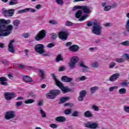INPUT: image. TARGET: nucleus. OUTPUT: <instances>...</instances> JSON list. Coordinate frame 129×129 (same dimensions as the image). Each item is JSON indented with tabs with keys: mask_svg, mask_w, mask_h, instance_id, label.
Listing matches in <instances>:
<instances>
[{
	"mask_svg": "<svg viewBox=\"0 0 129 129\" xmlns=\"http://www.w3.org/2000/svg\"><path fill=\"white\" fill-rule=\"evenodd\" d=\"M9 24H11V20L0 19V37H7L12 34L14 26Z\"/></svg>",
	"mask_w": 129,
	"mask_h": 129,
	"instance_id": "1",
	"label": "nucleus"
},
{
	"mask_svg": "<svg viewBox=\"0 0 129 129\" xmlns=\"http://www.w3.org/2000/svg\"><path fill=\"white\" fill-rule=\"evenodd\" d=\"M102 32V27L100 26V23L98 21H94L93 22L92 33L95 35H101Z\"/></svg>",
	"mask_w": 129,
	"mask_h": 129,
	"instance_id": "2",
	"label": "nucleus"
},
{
	"mask_svg": "<svg viewBox=\"0 0 129 129\" xmlns=\"http://www.w3.org/2000/svg\"><path fill=\"white\" fill-rule=\"evenodd\" d=\"M69 35H70L69 30L68 29H64L59 32L58 37L61 41H66L68 39Z\"/></svg>",
	"mask_w": 129,
	"mask_h": 129,
	"instance_id": "3",
	"label": "nucleus"
},
{
	"mask_svg": "<svg viewBox=\"0 0 129 129\" xmlns=\"http://www.w3.org/2000/svg\"><path fill=\"white\" fill-rule=\"evenodd\" d=\"M61 93V91L60 90H52L49 93L46 94L47 98L49 99H54L57 95H59Z\"/></svg>",
	"mask_w": 129,
	"mask_h": 129,
	"instance_id": "4",
	"label": "nucleus"
},
{
	"mask_svg": "<svg viewBox=\"0 0 129 129\" xmlns=\"http://www.w3.org/2000/svg\"><path fill=\"white\" fill-rule=\"evenodd\" d=\"M47 35V31L46 30H42L35 36V40L36 41H41L46 38Z\"/></svg>",
	"mask_w": 129,
	"mask_h": 129,
	"instance_id": "5",
	"label": "nucleus"
},
{
	"mask_svg": "<svg viewBox=\"0 0 129 129\" xmlns=\"http://www.w3.org/2000/svg\"><path fill=\"white\" fill-rule=\"evenodd\" d=\"M79 61V58L77 56H73L70 62L69 63V67L71 69H74L76 67V64Z\"/></svg>",
	"mask_w": 129,
	"mask_h": 129,
	"instance_id": "6",
	"label": "nucleus"
},
{
	"mask_svg": "<svg viewBox=\"0 0 129 129\" xmlns=\"http://www.w3.org/2000/svg\"><path fill=\"white\" fill-rule=\"evenodd\" d=\"M2 13L5 17H13L15 15V10L10 9L8 10L6 8H3Z\"/></svg>",
	"mask_w": 129,
	"mask_h": 129,
	"instance_id": "7",
	"label": "nucleus"
},
{
	"mask_svg": "<svg viewBox=\"0 0 129 129\" xmlns=\"http://www.w3.org/2000/svg\"><path fill=\"white\" fill-rule=\"evenodd\" d=\"M44 49V45L42 44H38L34 46V50L39 54H44L45 53V49Z\"/></svg>",
	"mask_w": 129,
	"mask_h": 129,
	"instance_id": "8",
	"label": "nucleus"
},
{
	"mask_svg": "<svg viewBox=\"0 0 129 129\" xmlns=\"http://www.w3.org/2000/svg\"><path fill=\"white\" fill-rule=\"evenodd\" d=\"M16 111L14 110H10L6 112L5 114V118L7 120L12 119V118H15V117H16Z\"/></svg>",
	"mask_w": 129,
	"mask_h": 129,
	"instance_id": "9",
	"label": "nucleus"
},
{
	"mask_svg": "<svg viewBox=\"0 0 129 129\" xmlns=\"http://www.w3.org/2000/svg\"><path fill=\"white\" fill-rule=\"evenodd\" d=\"M85 127L89 128H97L98 127V124L96 122H93L92 121L88 122L85 124Z\"/></svg>",
	"mask_w": 129,
	"mask_h": 129,
	"instance_id": "10",
	"label": "nucleus"
},
{
	"mask_svg": "<svg viewBox=\"0 0 129 129\" xmlns=\"http://www.w3.org/2000/svg\"><path fill=\"white\" fill-rule=\"evenodd\" d=\"M14 43H15V39L11 40L8 45V51L13 53H15L16 52L15 46H14V44H13Z\"/></svg>",
	"mask_w": 129,
	"mask_h": 129,
	"instance_id": "11",
	"label": "nucleus"
},
{
	"mask_svg": "<svg viewBox=\"0 0 129 129\" xmlns=\"http://www.w3.org/2000/svg\"><path fill=\"white\" fill-rule=\"evenodd\" d=\"M5 98L6 100H11L12 98H15L17 97V95L16 94L11 93V92H5L4 93Z\"/></svg>",
	"mask_w": 129,
	"mask_h": 129,
	"instance_id": "12",
	"label": "nucleus"
},
{
	"mask_svg": "<svg viewBox=\"0 0 129 129\" xmlns=\"http://www.w3.org/2000/svg\"><path fill=\"white\" fill-rule=\"evenodd\" d=\"M86 94H87V92L86 90L81 91L79 93V96L78 97V100L79 101H83L84 98H85V96H86Z\"/></svg>",
	"mask_w": 129,
	"mask_h": 129,
	"instance_id": "13",
	"label": "nucleus"
},
{
	"mask_svg": "<svg viewBox=\"0 0 129 129\" xmlns=\"http://www.w3.org/2000/svg\"><path fill=\"white\" fill-rule=\"evenodd\" d=\"M57 86L58 87H59L61 91H62L63 93H67L68 92H70V89L64 87L62 83H59Z\"/></svg>",
	"mask_w": 129,
	"mask_h": 129,
	"instance_id": "14",
	"label": "nucleus"
},
{
	"mask_svg": "<svg viewBox=\"0 0 129 129\" xmlns=\"http://www.w3.org/2000/svg\"><path fill=\"white\" fill-rule=\"evenodd\" d=\"M81 10H82V11L85 14H89L91 13V11H90V8L89 7L87 6H81L80 7Z\"/></svg>",
	"mask_w": 129,
	"mask_h": 129,
	"instance_id": "15",
	"label": "nucleus"
},
{
	"mask_svg": "<svg viewBox=\"0 0 129 129\" xmlns=\"http://www.w3.org/2000/svg\"><path fill=\"white\" fill-rule=\"evenodd\" d=\"M69 49L71 52H78L80 49V47L77 45H73L70 46Z\"/></svg>",
	"mask_w": 129,
	"mask_h": 129,
	"instance_id": "16",
	"label": "nucleus"
},
{
	"mask_svg": "<svg viewBox=\"0 0 129 129\" xmlns=\"http://www.w3.org/2000/svg\"><path fill=\"white\" fill-rule=\"evenodd\" d=\"M84 115L85 117H88L89 118H90V117H92L93 118L94 117V115L92 114V112L90 110H88L84 112Z\"/></svg>",
	"mask_w": 129,
	"mask_h": 129,
	"instance_id": "17",
	"label": "nucleus"
},
{
	"mask_svg": "<svg viewBox=\"0 0 129 129\" xmlns=\"http://www.w3.org/2000/svg\"><path fill=\"white\" fill-rule=\"evenodd\" d=\"M0 82H1L2 85H4L5 86H8L9 84H8V79L6 77H1Z\"/></svg>",
	"mask_w": 129,
	"mask_h": 129,
	"instance_id": "18",
	"label": "nucleus"
},
{
	"mask_svg": "<svg viewBox=\"0 0 129 129\" xmlns=\"http://www.w3.org/2000/svg\"><path fill=\"white\" fill-rule=\"evenodd\" d=\"M119 76H120L119 74H114L110 77L109 80V81H112V82L115 81V80H116L117 78H119Z\"/></svg>",
	"mask_w": 129,
	"mask_h": 129,
	"instance_id": "19",
	"label": "nucleus"
},
{
	"mask_svg": "<svg viewBox=\"0 0 129 129\" xmlns=\"http://www.w3.org/2000/svg\"><path fill=\"white\" fill-rule=\"evenodd\" d=\"M62 81L64 82H71L73 80V78H69L67 76H62L61 78Z\"/></svg>",
	"mask_w": 129,
	"mask_h": 129,
	"instance_id": "20",
	"label": "nucleus"
},
{
	"mask_svg": "<svg viewBox=\"0 0 129 129\" xmlns=\"http://www.w3.org/2000/svg\"><path fill=\"white\" fill-rule=\"evenodd\" d=\"M55 120L59 122H64V121H66V117L63 116H58L56 117Z\"/></svg>",
	"mask_w": 129,
	"mask_h": 129,
	"instance_id": "21",
	"label": "nucleus"
},
{
	"mask_svg": "<svg viewBox=\"0 0 129 129\" xmlns=\"http://www.w3.org/2000/svg\"><path fill=\"white\" fill-rule=\"evenodd\" d=\"M23 80L25 82H33V79L31 77L25 76L23 77Z\"/></svg>",
	"mask_w": 129,
	"mask_h": 129,
	"instance_id": "22",
	"label": "nucleus"
},
{
	"mask_svg": "<svg viewBox=\"0 0 129 129\" xmlns=\"http://www.w3.org/2000/svg\"><path fill=\"white\" fill-rule=\"evenodd\" d=\"M38 110L40 111V113L41 114L42 117L45 118L47 117V114H46V112L45 111L43 110V109H42V107L38 108Z\"/></svg>",
	"mask_w": 129,
	"mask_h": 129,
	"instance_id": "23",
	"label": "nucleus"
},
{
	"mask_svg": "<svg viewBox=\"0 0 129 129\" xmlns=\"http://www.w3.org/2000/svg\"><path fill=\"white\" fill-rule=\"evenodd\" d=\"M51 76L53 77V79L55 81V84L57 86L61 83V82L57 80V76L54 74H51Z\"/></svg>",
	"mask_w": 129,
	"mask_h": 129,
	"instance_id": "24",
	"label": "nucleus"
},
{
	"mask_svg": "<svg viewBox=\"0 0 129 129\" xmlns=\"http://www.w3.org/2000/svg\"><path fill=\"white\" fill-rule=\"evenodd\" d=\"M39 72L40 73V77L41 79H45L46 78V74L45 71L43 70H39Z\"/></svg>",
	"mask_w": 129,
	"mask_h": 129,
	"instance_id": "25",
	"label": "nucleus"
},
{
	"mask_svg": "<svg viewBox=\"0 0 129 129\" xmlns=\"http://www.w3.org/2000/svg\"><path fill=\"white\" fill-rule=\"evenodd\" d=\"M90 89L91 93H92V94H93V93H95L96 90H98V89H99V87L98 86H95V87L90 88Z\"/></svg>",
	"mask_w": 129,
	"mask_h": 129,
	"instance_id": "26",
	"label": "nucleus"
},
{
	"mask_svg": "<svg viewBox=\"0 0 129 129\" xmlns=\"http://www.w3.org/2000/svg\"><path fill=\"white\" fill-rule=\"evenodd\" d=\"M20 24H21V21L20 20H15L13 21V25L15 27H19Z\"/></svg>",
	"mask_w": 129,
	"mask_h": 129,
	"instance_id": "27",
	"label": "nucleus"
},
{
	"mask_svg": "<svg viewBox=\"0 0 129 129\" xmlns=\"http://www.w3.org/2000/svg\"><path fill=\"white\" fill-rule=\"evenodd\" d=\"M119 94L123 95L126 93V89L124 88H121L118 91Z\"/></svg>",
	"mask_w": 129,
	"mask_h": 129,
	"instance_id": "28",
	"label": "nucleus"
},
{
	"mask_svg": "<svg viewBox=\"0 0 129 129\" xmlns=\"http://www.w3.org/2000/svg\"><path fill=\"white\" fill-rule=\"evenodd\" d=\"M82 16V11L81 10L78 11V12L76 13V18H77V19H79Z\"/></svg>",
	"mask_w": 129,
	"mask_h": 129,
	"instance_id": "29",
	"label": "nucleus"
},
{
	"mask_svg": "<svg viewBox=\"0 0 129 129\" xmlns=\"http://www.w3.org/2000/svg\"><path fill=\"white\" fill-rule=\"evenodd\" d=\"M64 113L65 114L68 115H69V114H71L72 113V108H68V109H66L64 111Z\"/></svg>",
	"mask_w": 129,
	"mask_h": 129,
	"instance_id": "30",
	"label": "nucleus"
},
{
	"mask_svg": "<svg viewBox=\"0 0 129 129\" xmlns=\"http://www.w3.org/2000/svg\"><path fill=\"white\" fill-rule=\"evenodd\" d=\"M24 102L26 104L33 103V102H35V100H34L33 99H28V100H26Z\"/></svg>",
	"mask_w": 129,
	"mask_h": 129,
	"instance_id": "31",
	"label": "nucleus"
},
{
	"mask_svg": "<svg viewBox=\"0 0 129 129\" xmlns=\"http://www.w3.org/2000/svg\"><path fill=\"white\" fill-rule=\"evenodd\" d=\"M56 62H60V61H63V57H62L61 54H58L56 58Z\"/></svg>",
	"mask_w": 129,
	"mask_h": 129,
	"instance_id": "32",
	"label": "nucleus"
},
{
	"mask_svg": "<svg viewBox=\"0 0 129 129\" xmlns=\"http://www.w3.org/2000/svg\"><path fill=\"white\" fill-rule=\"evenodd\" d=\"M69 99V97H62L60 99V102L61 103H64V102H66L67 100Z\"/></svg>",
	"mask_w": 129,
	"mask_h": 129,
	"instance_id": "33",
	"label": "nucleus"
},
{
	"mask_svg": "<svg viewBox=\"0 0 129 129\" xmlns=\"http://www.w3.org/2000/svg\"><path fill=\"white\" fill-rule=\"evenodd\" d=\"M88 18V15H86L85 16H82L80 18H79V21L80 22H82V21H84V20H86Z\"/></svg>",
	"mask_w": 129,
	"mask_h": 129,
	"instance_id": "34",
	"label": "nucleus"
},
{
	"mask_svg": "<svg viewBox=\"0 0 129 129\" xmlns=\"http://www.w3.org/2000/svg\"><path fill=\"white\" fill-rule=\"evenodd\" d=\"M99 66V63L97 62H94L92 63V67L93 68H97Z\"/></svg>",
	"mask_w": 129,
	"mask_h": 129,
	"instance_id": "35",
	"label": "nucleus"
},
{
	"mask_svg": "<svg viewBox=\"0 0 129 129\" xmlns=\"http://www.w3.org/2000/svg\"><path fill=\"white\" fill-rule=\"evenodd\" d=\"M65 26L67 27H72L73 23L70 21H67L65 23Z\"/></svg>",
	"mask_w": 129,
	"mask_h": 129,
	"instance_id": "36",
	"label": "nucleus"
},
{
	"mask_svg": "<svg viewBox=\"0 0 129 129\" xmlns=\"http://www.w3.org/2000/svg\"><path fill=\"white\" fill-rule=\"evenodd\" d=\"M110 10H111V6H107L105 7L104 8V11H105V12H107L108 11H110Z\"/></svg>",
	"mask_w": 129,
	"mask_h": 129,
	"instance_id": "37",
	"label": "nucleus"
},
{
	"mask_svg": "<svg viewBox=\"0 0 129 129\" xmlns=\"http://www.w3.org/2000/svg\"><path fill=\"white\" fill-rule=\"evenodd\" d=\"M27 11H28V9H27V8H26V9H23V10H19L18 12V14H24V13H27Z\"/></svg>",
	"mask_w": 129,
	"mask_h": 129,
	"instance_id": "38",
	"label": "nucleus"
},
{
	"mask_svg": "<svg viewBox=\"0 0 129 129\" xmlns=\"http://www.w3.org/2000/svg\"><path fill=\"white\" fill-rule=\"evenodd\" d=\"M18 4H19L18 1H10L9 6H14L15 5H18Z\"/></svg>",
	"mask_w": 129,
	"mask_h": 129,
	"instance_id": "39",
	"label": "nucleus"
},
{
	"mask_svg": "<svg viewBox=\"0 0 129 129\" xmlns=\"http://www.w3.org/2000/svg\"><path fill=\"white\" fill-rule=\"evenodd\" d=\"M92 108L95 110V111H98L99 110V107H98L96 105H94L92 106Z\"/></svg>",
	"mask_w": 129,
	"mask_h": 129,
	"instance_id": "40",
	"label": "nucleus"
},
{
	"mask_svg": "<svg viewBox=\"0 0 129 129\" xmlns=\"http://www.w3.org/2000/svg\"><path fill=\"white\" fill-rule=\"evenodd\" d=\"M121 45H122V46H129V41L126 40L125 41H124L121 43Z\"/></svg>",
	"mask_w": 129,
	"mask_h": 129,
	"instance_id": "41",
	"label": "nucleus"
},
{
	"mask_svg": "<svg viewBox=\"0 0 129 129\" xmlns=\"http://www.w3.org/2000/svg\"><path fill=\"white\" fill-rule=\"evenodd\" d=\"M79 114V112L78 111H75L72 113V116L77 117V116H78Z\"/></svg>",
	"mask_w": 129,
	"mask_h": 129,
	"instance_id": "42",
	"label": "nucleus"
},
{
	"mask_svg": "<svg viewBox=\"0 0 129 129\" xmlns=\"http://www.w3.org/2000/svg\"><path fill=\"white\" fill-rule=\"evenodd\" d=\"M116 62L118 63H122V62H124V59L122 58H119L116 59Z\"/></svg>",
	"mask_w": 129,
	"mask_h": 129,
	"instance_id": "43",
	"label": "nucleus"
},
{
	"mask_svg": "<svg viewBox=\"0 0 129 129\" xmlns=\"http://www.w3.org/2000/svg\"><path fill=\"white\" fill-rule=\"evenodd\" d=\"M117 88H118V87H117V86L111 87L109 88V91L110 92H112V91H113V90H114V89H117Z\"/></svg>",
	"mask_w": 129,
	"mask_h": 129,
	"instance_id": "44",
	"label": "nucleus"
},
{
	"mask_svg": "<svg viewBox=\"0 0 129 129\" xmlns=\"http://www.w3.org/2000/svg\"><path fill=\"white\" fill-rule=\"evenodd\" d=\"M50 36H51V38L54 40L57 39V37L58 36L56 33H51Z\"/></svg>",
	"mask_w": 129,
	"mask_h": 129,
	"instance_id": "45",
	"label": "nucleus"
},
{
	"mask_svg": "<svg viewBox=\"0 0 129 129\" xmlns=\"http://www.w3.org/2000/svg\"><path fill=\"white\" fill-rule=\"evenodd\" d=\"M125 29L127 32H129V19L126 22V25H125Z\"/></svg>",
	"mask_w": 129,
	"mask_h": 129,
	"instance_id": "46",
	"label": "nucleus"
},
{
	"mask_svg": "<svg viewBox=\"0 0 129 129\" xmlns=\"http://www.w3.org/2000/svg\"><path fill=\"white\" fill-rule=\"evenodd\" d=\"M55 43H49L47 45V48H53V47H55Z\"/></svg>",
	"mask_w": 129,
	"mask_h": 129,
	"instance_id": "47",
	"label": "nucleus"
},
{
	"mask_svg": "<svg viewBox=\"0 0 129 129\" xmlns=\"http://www.w3.org/2000/svg\"><path fill=\"white\" fill-rule=\"evenodd\" d=\"M56 3L58 4V5H63L64 2H63V0H56Z\"/></svg>",
	"mask_w": 129,
	"mask_h": 129,
	"instance_id": "48",
	"label": "nucleus"
},
{
	"mask_svg": "<svg viewBox=\"0 0 129 129\" xmlns=\"http://www.w3.org/2000/svg\"><path fill=\"white\" fill-rule=\"evenodd\" d=\"M27 13L28 12H31V13H35L36 12V10L32 9V8H26Z\"/></svg>",
	"mask_w": 129,
	"mask_h": 129,
	"instance_id": "49",
	"label": "nucleus"
},
{
	"mask_svg": "<svg viewBox=\"0 0 129 129\" xmlns=\"http://www.w3.org/2000/svg\"><path fill=\"white\" fill-rule=\"evenodd\" d=\"M81 6H76L73 7L72 11L74 12V11H76V10H78V9H81V8H80Z\"/></svg>",
	"mask_w": 129,
	"mask_h": 129,
	"instance_id": "50",
	"label": "nucleus"
},
{
	"mask_svg": "<svg viewBox=\"0 0 129 129\" xmlns=\"http://www.w3.org/2000/svg\"><path fill=\"white\" fill-rule=\"evenodd\" d=\"M23 105V101H19L16 103L15 105L16 106H21V105Z\"/></svg>",
	"mask_w": 129,
	"mask_h": 129,
	"instance_id": "51",
	"label": "nucleus"
},
{
	"mask_svg": "<svg viewBox=\"0 0 129 129\" xmlns=\"http://www.w3.org/2000/svg\"><path fill=\"white\" fill-rule=\"evenodd\" d=\"M124 111H125V112L129 113V106H124Z\"/></svg>",
	"mask_w": 129,
	"mask_h": 129,
	"instance_id": "52",
	"label": "nucleus"
},
{
	"mask_svg": "<svg viewBox=\"0 0 129 129\" xmlns=\"http://www.w3.org/2000/svg\"><path fill=\"white\" fill-rule=\"evenodd\" d=\"M49 24H52V25H57L58 22L55 20L49 21Z\"/></svg>",
	"mask_w": 129,
	"mask_h": 129,
	"instance_id": "53",
	"label": "nucleus"
},
{
	"mask_svg": "<svg viewBox=\"0 0 129 129\" xmlns=\"http://www.w3.org/2000/svg\"><path fill=\"white\" fill-rule=\"evenodd\" d=\"M80 66L81 67H84V68L88 69V67H87V66L84 65V63H83V62H82V61H81V62H80Z\"/></svg>",
	"mask_w": 129,
	"mask_h": 129,
	"instance_id": "54",
	"label": "nucleus"
},
{
	"mask_svg": "<svg viewBox=\"0 0 129 129\" xmlns=\"http://www.w3.org/2000/svg\"><path fill=\"white\" fill-rule=\"evenodd\" d=\"M123 58H125L126 60H129V54L127 53H124L123 55Z\"/></svg>",
	"mask_w": 129,
	"mask_h": 129,
	"instance_id": "55",
	"label": "nucleus"
},
{
	"mask_svg": "<svg viewBox=\"0 0 129 129\" xmlns=\"http://www.w3.org/2000/svg\"><path fill=\"white\" fill-rule=\"evenodd\" d=\"M43 105V100H40L37 104L38 106H42Z\"/></svg>",
	"mask_w": 129,
	"mask_h": 129,
	"instance_id": "56",
	"label": "nucleus"
},
{
	"mask_svg": "<svg viewBox=\"0 0 129 129\" xmlns=\"http://www.w3.org/2000/svg\"><path fill=\"white\" fill-rule=\"evenodd\" d=\"M50 126L52 128H57L58 127V125L56 124H51L50 125Z\"/></svg>",
	"mask_w": 129,
	"mask_h": 129,
	"instance_id": "57",
	"label": "nucleus"
},
{
	"mask_svg": "<svg viewBox=\"0 0 129 129\" xmlns=\"http://www.w3.org/2000/svg\"><path fill=\"white\" fill-rule=\"evenodd\" d=\"M79 79V80H81V81H84V80H86L87 78L86 77L83 76L82 77H80Z\"/></svg>",
	"mask_w": 129,
	"mask_h": 129,
	"instance_id": "58",
	"label": "nucleus"
},
{
	"mask_svg": "<svg viewBox=\"0 0 129 129\" xmlns=\"http://www.w3.org/2000/svg\"><path fill=\"white\" fill-rule=\"evenodd\" d=\"M87 24V26L88 27H92V25H93V23H92V22L91 21H88Z\"/></svg>",
	"mask_w": 129,
	"mask_h": 129,
	"instance_id": "59",
	"label": "nucleus"
},
{
	"mask_svg": "<svg viewBox=\"0 0 129 129\" xmlns=\"http://www.w3.org/2000/svg\"><path fill=\"white\" fill-rule=\"evenodd\" d=\"M22 36L25 38H29L30 37V33H25L23 34Z\"/></svg>",
	"mask_w": 129,
	"mask_h": 129,
	"instance_id": "60",
	"label": "nucleus"
},
{
	"mask_svg": "<svg viewBox=\"0 0 129 129\" xmlns=\"http://www.w3.org/2000/svg\"><path fill=\"white\" fill-rule=\"evenodd\" d=\"M116 64L114 62H111L109 65V68H112L113 67H114Z\"/></svg>",
	"mask_w": 129,
	"mask_h": 129,
	"instance_id": "61",
	"label": "nucleus"
},
{
	"mask_svg": "<svg viewBox=\"0 0 129 129\" xmlns=\"http://www.w3.org/2000/svg\"><path fill=\"white\" fill-rule=\"evenodd\" d=\"M1 62H2V63L3 64H4V65H5V66L9 65V62H8V61L1 60Z\"/></svg>",
	"mask_w": 129,
	"mask_h": 129,
	"instance_id": "62",
	"label": "nucleus"
},
{
	"mask_svg": "<svg viewBox=\"0 0 129 129\" xmlns=\"http://www.w3.org/2000/svg\"><path fill=\"white\" fill-rule=\"evenodd\" d=\"M70 46V47H71V46H72V42H68L66 44V47H69Z\"/></svg>",
	"mask_w": 129,
	"mask_h": 129,
	"instance_id": "63",
	"label": "nucleus"
},
{
	"mask_svg": "<svg viewBox=\"0 0 129 129\" xmlns=\"http://www.w3.org/2000/svg\"><path fill=\"white\" fill-rule=\"evenodd\" d=\"M64 70H65V68L63 66L60 67L59 69V71L60 72L64 71Z\"/></svg>",
	"mask_w": 129,
	"mask_h": 129,
	"instance_id": "64",
	"label": "nucleus"
}]
</instances>
